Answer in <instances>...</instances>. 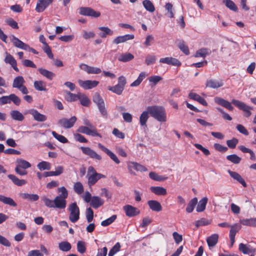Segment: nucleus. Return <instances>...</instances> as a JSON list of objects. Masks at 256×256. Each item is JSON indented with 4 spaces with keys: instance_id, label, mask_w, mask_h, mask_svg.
Segmentation results:
<instances>
[{
    "instance_id": "f257e3e1",
    "label": "nucleus",
    "mask_w": 256,
    "mask_h": 256,
    "mask_svg": "<svg viewBox=\"0 0 256 256\" xmlns=\"http://www.w3.org/2000/svg\"><path fill=\"white\" fill-rule=\"evenodd\" d=\"M151 116L160 122H165L166 120V115L164 108L162 106H152L147 107Z\"/></svg>"
},
{
    "instance_id": "f03ea898",
    "label": "nucleus",
    "mask_w": 256,
    "mask_h": 256,
    "mask_svg": "<svg viewBox=\"0 0 256 256\" xmlns=\"http://www.w3.org/2000/svg\"><path fill=\"white\" fill-rule=\"evenodd\" d=\"M93 102L97 106L101 116L106 118L108 114L105 106L104 100L98 92H96L92 97Z\"/></svg>"
},
{
    "instance_id": "7ed1b4c3",
    "label": "nucleus",
    "mask_w": 256,
    "mask_h": 256,
    "mask_svg": "<svg viewBox=\"0 0 256 256\" xmlns=\"http://www.w3.org/2000/svg\"><path fill=\"white\" fill-rule=\"evenodd\" d=\"M126 84V78L123 76H121L118 78V84L114 86H109L108 89L118 95H120L122 94Z\"/></svg>"
},
{
    "instance_id": "20e7f679",
    "label": "nucleus",
    "mask_w": 256,
    "mask_h": 256,
    "mask_svg": "<svg viewBox=\"0 0 256 256\" xmlns=\"http://www.w3.org/2000/svg\"><path fill=\"white\" fill-rule=\"evenodd\" d=\"M70 212L69 220L72 222H76L80 219V212L76 202L70 204L68 208Z\"/></svg>"
},
{
    "instance_id": "39448f33",
    "label": "nucleus",
    "mask_w": 256,
    "mask_h": 256,
    "mask_svg": "<svg viewBox=\"0 0 256 256\" xmlns=\"http://www.w3.org/2000/svg\"><path fill=\"white\" fill-rule=\"evenodd\" d=\"M232 103L244 112V116L246 118H248L252 115L251 110H253L252 107L242 102L234 99L232 100Z\"/></svg>"
},
{
    "instance_id": "423d86ee",
    "label": "nucleus",
    "mask_w": 256,
    "mask_h": 256,
    "mask_svg": "<svg viewBox=\"0 0 256 256\" xmlns=\"http://www.w3.org/2000/svg\"><path fill=\"white\" fill-rule=\"evenodd\" d=\"M77 120V118L75 116H72L70 118H62L60 119L58 122V124L61 127L68 129L72 128Z\"/></svg>"
},
{
    "instance_id": "0eeeda50",
    "label": "nucleus",
    "mask_w": 256,
    "mask_h": 256,
    "mask_svg": "<svg viewBox=\"0 0 256 256\" xmlns=\"http://www.w3.org/2000/svg\"><path fill=\"white\" fill-rule=\"evenodd\" d=\"M77 132L86 134L92 136H98L100 138H102V136L98 132L96 128H90L86 126H80L77 130Z\"/></svg>"
},
{
    "instance_id": "6e6552de",
    "label": "nucleus",
    "mask_w": 256,
    "mask_h": 256,
    "mask_svg": "<svg viewBox=\"0 0 256 256\" xmlns=\"http://www.w3.org/2000/svg\"><path fill=\"white\" fill-rule=\"evenodd\" d=\"M24 114H30L32 116L34 119L38 122H44L47 119L46 116L40 114L37 110L32 108L26 110L24 112Z\"/></svg>"
},
{
    "instance_id": "1a4fd4ad",
    "label": "nucleus",
    "mask_w": 256,
    "mask_h": 256,
    "mask_svg": "<svg viewBox=\"0 0 256 256\" xmlns=\"http://www.w3.org/2000/svg\"><path fill=\"white\" fill-rule=\"evenodd\" d=\"M80 149L84 154L88 156L91 158L97 160H100L102 159V156L100 154L89 147L82 146L80 148Z\"/></svg>"
},
{
    "instance_id": "9d476101",
    "label": "nucleus",
    "mask_w": 256,
    "mask_h": 256,
    "mask_svg": "<svg viewBox=\"0 0 256 256\" xmlns=\"http://www.w3.org/2000/svg\"><path fill=\"white\" fill-rule=\"evenodd\" d=\"M78 83L80 87L84 90H90L96 88L99 84L97 80H79Z\"/></svg>"
},
{
    "instance_id": "9b49d317",
    "label": "nucleus",
    "mask_w": 256,
    "mask_h": 256,
    "mask_svg": "<svg viewBox=\"0 0 256 256\" xmlns=\"http://www.w3.org/2000/svg\"><path fill=\"white\" fill-rule=\"evenodd\" d=\"M80 14L82 16L98 18L100 16L99 12H96L89 7H82L80 8Z\"/></svg>"
},
{
    "instance_id": "f8f14e48",
    "label": "nucleus",
    "mask_w": 256,
    "mask_h": 256,
    "mask_svg": "<svg viewBox=\"0 0 256 256\" xmlns=\"http://www.w3.org/2000/svg\"><path fill=\"white\" fill-rule=\"evenodd\" d=\"M54 0H38L36 7L38 12H44L53 2Z\"/></svg>"
},
{
    "instance_id": "ddd939ff",
    "label": "nucleus",
    "mask_w": 256,
    "mask_h": 256,
    "mask_svg": "<svg viewBox=\"0 0 256 256\" xmlns=\"http://www.w3.org/2000/svg\"><path fill=\"white\" fill-rule=\"evenodd\" d=\"M123 210L126 216L128 217H133L140 214V210L138 208L129 204L124 206Z\"/></svg>"
},
{
    "instance_id": "4468645a",
    "label": "nucleus",
    "mask_w": 256,
    "mask_h": 256,
    "mask_svg": "<svg viewBox=\"0 0 256 256\" xmlns=\"http://www.w3.org/2000/svg\"><path fill=\"white\" fill-rule=\"evenodd\" d=\"M80 68L88 74H98L102 72L101 69L98 68L89 66L84 64H80Z\"/></svg>"
},
{
    "instance_id": "2eb2a0df",
    "label": "nucleus",
    "mask_w": 256,
    "mask_h": 256,
    "mask_svg": "<svg viewBox=\"0 0 256 256\" xmlns=\"http://www.w3.org/2000/svg\"><path fill=\"white\" fill-rule=\"evenodd\" d=\"M98 148L100 149L102 151L104 152L107 154L108 156L116 164H119L120 163V161L116 156L112 152H111L108 148H106L104 145L102 144L99 143L98 144Z\"/></svg>"
},
{
    "instance_id": "dca6fc26",
    "label": "nucleus",
    "mask_w": 256,
    "mask_h": 256,
    "mask_svg": "<svg viewBox=\"0 0 256 256\" xmlns=\"http://www.w3.org/2000/svg\"><path fill=\"white\" fill-rule=\"evenodd\" d=\"M134 36L133 34H126L124 36H120L114 39L112 43L115 44H118L125 42L128 40H133Z\"/></svg>"
},
{
    "instance_id": "f3484780",
    "label": "nucleus",
    "mask_w": 256,
    "mask_h": 256,
    "mask_svg": "<svg viewBox=\"0 0 256 256\" xmlns=\"http://www.w3.org/2000/svg\"><path fill=\"white\" fill-rule=\"evenodd\" d=\"M224 85L223 80H217L216 79H209L206 82V86L208 88H220Z\"/></svg>"
},
{
    "instance_id": "a211bd4d",
    "label": "nucleus",
    "mask_w": 256,
    "mask_h": 256,
    "mask_svg": "<svg viewBox=\"0 0 256 256\" xmlns=\"http://www.w3.org/2000/svg\"><path fill=\"white\" fill-rule=\"evenodd\" d=\"M4 61L5 63L10 64L15 71L19 72V69L17 67L16 61L12 55L6 52Z\"/></svg>"
},
{
    "instance_id": "6ab92c4d",
    "label": "nucleus",
    "mask_w": 256,
    "mask_h": 256,
    "mask_svg": "<svg viewBox=\"0 0 256 256\" xmlns=\"http://www.w3.org/2000/svg\"><path fill=\"white\" fill-rule=\"evenodd\" d=\"M160 62L172 65L174 66H181V62L176 58L172 57H166L161 58L160 60Z\"/></svg>"
},
{
    "instance_id": "aec40b11",
    "label": "nucleus",
    "mask_w": 256,
    "mask_h": 256,
    "mask_svg": "<svg viewBox=\"0 0 256 256\" xmlns=\"http://www.w3.org/2000/svg\"><path fill=\"white\" fill-rule=\"evenodd\" d=\"M230 230L229 237L230 240L231 244L232 246L235 242V236L236 234L240 229L241 226L238 224H235L232 226H230Z\"/></svg>"
},
{
    "instance_id": "412c9836",
    "label": "nucleus",
    "mask_w": 256,
    "mask_h": 256,
    "mask_svg": "<svg viewBox=\"0 0 256 256\" xmlns=\"http://www.w3.org/2000/svg\"><path fill=\"white\" fill-rule=\"evenodd\" d=\"M106 176L102 174H98L95 175H90L86 176L88 179V184L91 186L95 184L101 178H106Z\"/></svg>"
},
{
    "instance_id": "4be33fe9",
    "label": "nucleus",
    "mask_w": 256,
    "mask_h": 256,
    "mask_svg": "<svg viewBox=\"0 0 256 256\" xmlns=\"http://www.w3.org/2000/svg\"><path fill=\"white\" fill-rule=\"evenodd\" d=\"M214 102L230 111H232L234 110V107L232 106L230 102L221 98L216 97L214 98Z\"/></svg>"
},
{
    "instance_id": "5701e85b",
    "label": "nucleus",
    "mask_w": 256,
    "mask_h": 256,
    "mask_svg": "<svg viewBox=\"0 0 256 256\" xmlns=\"http://www.w3.org/2000/svg\"><path fill=\"white\" fill-rule=\"evenodd\" d=\"M228 172L230 176L234 178V180L238 181L239 183H240L244 187L246 188L247 186V184L245 182L244 178L241 176L236 172L232 171L230 170H228Z\"/></svg>"
},
{
    "instance_id": "b1692460",
    "label": "nucleus",
    "mask_w": 256,
    "mask_h": 256,
    "mask_svg": "<svg viewBox=\"0 0 256 256\" xmlns=\"http://www.w3.org/2000/svg\"><path fill=\"white\" fill-rule=\"evenodd\" d=\"M54 208L58 209L65 208L66 206V198H61L60 196H56L54 199Z\"/></svg>"
},
{
    "instance_id": "393cba45",
    "label": "nucleus",
    "mask_w": 256,
    "mask_h": 256,
    "mask_svg": "<svg viewBox=\"0 0 256 256\" xmlns=\"http://www.w3.org/2000/svg\"><path fill=\"white\" fill-rule=\"evenodd\" d=\"M10 39L13 45L18 48H21L24 50L27 44L24 43L22 40H19L18 38L15 36L14 35H12L10 36Z\"/></svg>"
},
{
    "instance_id": "a878e982",
    "label": "nucleus",
    "mask_w": 256,
    "mask_h": 256,
    "mask_svg": "<svg viewBox=\"0 0 256 256\" xmlns=\"http://www.w3.org/2000/svg\"><path fill=\"white\" fill-rule=\"evenodd\" d=\"M104 200L98 196H92L90 205L94 208L96 209L104 204Z\"/></svg>"
},
{
    "instance_id": "bb28decb",
    "label": "nucleus",
    "mask_w": 256,
    "mask_h": 256,
    "mask_svg": "<svg viewBox=\"0 0 256 256\" xmlns=\"http://www.w3.org/2000/svg\"><path fill=\"white\" fill-rule=\"evenodd\" d=\"M98 30L101 31L98 34L100 37L102 38H105L108 36H112L114 34V32L108 27L106 26H100L99 27Z\"/></svg>"
},
{
    "instance_id": "cd10ccee",
    "label": "nucleus",
    "mask_w": 256,
    "mask_h": 256,
    "mask_svg": "<svg viewBox=\"0 0 256 256\" xmlns=\"http://www.w3.org/2000/svg\"><path fill=\"white\" fill-rule=\"evenodd\" d=\"M148 204L150 208L154 212H160L162 210V207L160 204L155 200H150L148 201Z\"/></svg>"
},
{
    "instance_id": "c85d7f7f",
    "label": "nucleus",
    "mask_w": 256,
    "mask_h": 256,
    "mask_svg": "<svg viewBox=\"0 0 256 256\" xmlns=\"http://www.w3.org/2000/svg\"><path fill=\"white\" fill-rule=\"evenodd\" d=\"M189 97L190 99L197 101L204 106H207L208 105V104L205 100L196 93L190 92L189 94Z\"/></svg>"
},
{
    "instance_id": "c756f323",
    "label": "nucleus",
    "mask_w": 256,
    "mask_h": 256,
    "mask_svg": "<svg viewBox=\"0 0 256 256\" xmlns=\"http://www.w3.org/2000/svg\"><path fill=\"white\" fill-rule=\"evenodd\" d=\"M20 196L30 202H36L39 199V196L36 194H30L28 193H21Z\"/></svg>"
},
{
    "instance_id": "7c9ffc66",
    "label": "nucleus",
    "mask_w": 256,
    "mask_h": 256,
    "mask_svg": "<svg viewBox=\"0 0 256 256\" xmlns=\"http://www.w3.org/2000/svg\"><path fill=\"white\" fill-rule=\"evenodd\" d=\"M0 202L11 206L16 207L17 206L16 203L12 198L6 197L2 194H0Z\"/></svg>"
},
{
    "instance_id": "2f4dec72",
    "label": "nucleus",
    "mask_w": 256,
    "mask_h": 256,
    "mask_svg": "<svg viewBox=\"0 0 256 256\" xmlns=\"http://www.w3.org/2000/svg\"><path fill=\"white\" fill-rule=\"evenodd\" d=\"M151 192L158 196H165L167 194L166 190L161 186H152L150 188Z\"/></svg>"
},
{
    "instance_id": "473e14b6",
    "label": "nucleus",
    "mask_w": 256,
    "mask_h": 256,
    "mask_svg": "<svg viewBox=\"0 0 256 256\" xmlns=\"http://www.w3.org/2000/svg\"><path fill=\"white\" fill-rule=\"evenodd\" d=\"M25 83V80L22 76H19L16 77L12 82V88H19Z\"/></svg>"
},
{
    "instance_id": "72a5a7b5",
    "label": "nucleus",
    "mask_w": 256,
    "mask_h": 256,
    "mask_svg": "<svg viewBox=\"0 0 256 256\" xmlns=\"http://www.w3.org/2000/svg\"><path fill=\"white\" fill-rule=\"evenodd\" d=\"M238 249L240 252L245 254H248L250 253L254 252V250L251 248L250 245L244 244L242 243H240L239 244Z\"/></svg>"
},
{
    "instance_id": "f704fd0d",
    "label": "nucleus",
    "mask_w": 256,
    "mask_h": 256,
    "mask_svg": "<svg viewBox=\"0 0 256 256\" xmlns=\"http://www.w3.org/2000/svg\"><path fill=\"white\" fill-rule=\"evenodd\" d=\"M16 164V167L18 168L27 169L31 167V164L22 158L18 159Z\"/></svg>"
},
{
    "instance_id": "c9c22d12",
    "label": "nucleus",
    "mask_w": 256,
    "mask_h": 256,
    "mask_svg": "<svg viewBox=\"0 0 256 256\" xmlns=\"http://www.w3.org/2000/svg\"><path fill=\"white\" fill-rule=\"evenodd\" d=\"M8 177L12 180L13 183L18 186H22L26 184V181L24 180H20L16 176L13 174H8Z\"/></svg>"
},
{
    "instance_id": "e433bc0d",
    "label": "nucleus",
    "mask_w": 256,
    "mask_h": 256,
    "mask_svg": "<svg viewBox=\"0 0 256 256\" xmlns=\"http://www.w3.org/2000/svg\"><path fill=\"white\" fill-rule=\"evenodd\" d=\"M10 115L12 118L15 120L22 121L24 118L23 114L18 110H11Z\"/></svg>"
},
{
    "instance_id": "4c0bfd02",
    "label": "nucleus",
    "mask_w": 256,
    "mask_h": 256,
    "mask_svg": "<svg viewBox=\"0 0 256 256\" xmlns=\"http://www.w3.org/2000/svg\"><path fill=\"white\" fill-rule=\"evenodd\" d=\"M134 56L130 53L125 52L120 54L118 58V60L120 62H128L134 59Z\"/></svg>"
},
{
    "instance_id": "58836bf2",
    "label": "nucleus",
    "mask_w": 256,
    "mask_h": 256,
    "mask_svg": "<svg viewBox=\"0 0 256 256\" xmlns=\"http://www.w3.org/2000/svg\"><path fill=\"white\" fill-rule=\"evenodd\" d=\"M38 70L42 76L50 80H52L55 76V74L54 72L43 68H39Z\"/></svg>"
},
{
    "instance_id": "ea45409f",
    "label": "nucleus",
    "mask_w": 256,
    "mask_h": 256,
    "mask_svg": "<svg viewBox=\"0 0 256 256\" xmlns=\"http://www.w3.org/2000/svg\"><path fill=\"white\" fill-rule=\"evenodd\" d=\"M148 114L149 112L146 110L144 111L140 114V123L141 126H144V128H146V123L148 118Z\"/></svg>"
},
{
    "instance_id": "a19ab883",
    "label": "nucleus",
    "mask_w": 256,
    "mask_h": 256,
    "mask_svg": "<svg viewBox=\"0 0 256 256\" xmlns=\"http://www.w3.org/2000/svg\"><path fill=\"white\" fill-rule=\"evenodd\" d=\"M218 235L213 234L206 239V242L209 247H214L218 242Z\"/></svg>"
},
{
    "instance_id": "79ce46f5",
    "label": "nucleus",
    "mask_w": 256,
    "mask_h": 256,
    "mask_svg": "<svg viewBox=\"0 0 256 256\" xmlns=\"http://www.w3.org/2000/svg\"><path fill=\"white\" fill-rule=\"evenodd\" d=\"M208 200V198L206 197H204L199 201L196 208L197 212H202L205 210Z\"/></svg>"
},
{
    "instance_id": "37998d69",
    "label": "nucleus",
    "mask_w": 256,
    "mask_h": 256,
    "mask_svg": "<svg viewBox=\"0 0 256 256\" xmlns=\"http://www.w3.org/2000/svg\"><path fill=\"white\" fill-rule=\"evenodd\" d=\"M147 74H146V72H141L138 78L136 80H135L134 82H132L130 86L131 87H135L138 86L140 83L142 82V81L146 78Z\"/></svg>"
},
{
    "instance_id": "c03bdc74",
    "label": "nucleus",
    "mask_w": 256,
    "mask_h": 256,
    "mask_svg": "<svg viewBox=\"0 0 256 256\" xmlns=\"http://www.w3.org/2000/svg\"><path fill=\"white\" fill-rule=\"evenodd\" d=\"M142 5L145 9L150 12H152L155 10V8L154 4L150 0H143Z\"/></svg>"
},
{
    "instance_id": "a18cd8bd",
    "label": "nucleus",
    "mask_w": 256,
    "mask_h": 256,
    "mask_svg": "<svg viewBox=\"0 0 256 256\" xmlns=\"http://www.w3.org/2000/svg\"><path fill=\"white\" fill-rule=\"evenodd\" d=\"M149 176L150 178L156 181L157 182H162L164 181L167 179L166 176H163L158 175L155 172H150L149 174Z\"/></svg>"
},
{
    "instance_id": "49530a36",
    "label": "nucleus",
    "mask_w": 256,
    "mask_h": 256,
    "mask_svg": "<svg viewBox=\"0 0 256 256\" xmlns=\"http://www.w3.org/2000/svg\"><path fill=\"white\" fill-rule=\"evenodd\" d=\"M211 54V50L206 48H202L198 50L196 53V57H202L204 58L207 55H210Z\"/></svg>"
},
{
    "instance_id": "de8ad7c7",
    "label": "nucleus",
    "mask_w": 256,
    "mask_h": 256,
    "mask_svg": "<svg viewBox=\"0 0 256 256\" xmlns=\"http://www.w3.org/2000/svg\"><path fill=\"white\" fill-rule=\"evenodd\" d=\"M198 203V199L196 198H194L192 199L188 202V206L186 208V211L188 213L192 212L194 207Z\"/></svg>"
},
{
    "instance_id": "09e8293b",
    "label": "nucleus",
    "mask_w": 256,
    "mask_h": 256,
    "mask_svg": "<svg viewBox=\"0 0 256 256\" xmlns=\"http://www.w3.org/2000/svg\"><path fill=\"white\" fill-rule=\"evenodd\" d=\"M64 92L66 94L65 99L68 102H74L78 99L79 94H74L68 90H66Z\"/></svg>"
},
{
    "instance_id": "8fccbe9b",
    "label": "nucleus",
    "mask_w": 256,
    "mask_h": 256,
    "mask_svg": "<svg viewBox=\"0 0 256 256\" xmlns=\"http://www.w3.org/2000/svg\"><path fill=\"white\" fill-rule=\"evenodd\" d=\"M34 86L35 89L38 91H46V84L42 80H36L34 82Z\"/></svg>"
},
{
    "instance_id": "3c124183",
    "label": "nucleus",
    "mask_w": 256,
    "mask_h": 256,
    "mask_svg": "<svg viewBox=\"0 0 256 256\" xmlns=\"http://www.w3.org/2000/svg\"><path fill=\"white\" fill-rule=\"evenodd\" d=\"M58 248L62 252H68L71 249L72 246L70 242L64 241L58 244Z\"/></svg>"
},
{
    "instance_id": "603ef678",
    "label": "nucleus",
    "mask_w": 256,
    "mask_h": 256,
    "mask_svg": "<svg viewBox=\"0 0 256 256\" xmlns=\"http://www.w3.org/2000/svg\"><path fill=\"white\" fill-rule=\"evenodd\" d=\"M37 168L41 171L44 170H50L51 164L46 161H42L37 164Z\"/></svg>"
},
{
    "instance_id": "864d4df0",
    "label": "nucleus",
    "mask_w": 256,
    "mask_h": 256,
    "mask_svg": "<svg viewBox=\"0 0 256 256\" xmlns=\"http://www.w3.org/2000/svg\"><path fill=\"white\" fill-rule=\"evenodd\" d=\"M78 100H80L81 104L83 106H89L90 100L85 94H80Z\"/></svg>"
},
{
    "instance_id": "5fc2aeb1",
    "label": "nucleus",
    "mask_w": 256,
    "mask_h": 256,
    "mask_svg": "<svg viewBox=\"0 0 256 256\" xmlns=\"http://www.w3.org/2000/svg\"><path fill=\"white\" fill-rule=\"evenodd\" d=\"M120 248L121 245L120 243L119 242H116L110 250L108 254V256H114L120 250Z\"/></svg>"
},
{
    "instance_id": "6e6d98bb",
    "label": "nucleus",
    "mask_w": 256,
    "mask_h": 256,
    "mask_svg": "<svg viewBox=\"0 0 256 256\" xmlns=\"http://www.w3.org/2000/svg\"><path fill=\"white\" fill-rule=\"evenodd\" d=\"M74 190L78 194H82L84 190V186L80 182H76L74 184Z\"/></svg>"
},
{
    "instance_id": "4d7b16f0",
    "label": "nucleus",
    "mask_w": 256,
    "mask_h": 256,
    "mask_svg": "<svg viewBox=\"0 0 256 256\" xmlns=\"http://www.w3.org/2000/svg\"><path fill=\"white\" fill-rule=\"evenodd\" d=\"M226 159L234 164H238L241 160V158L236 154L226 156Z\"/></svg>"
},
{
    "instance_id": "13d9d810",
    "label": "nucleus",
    "mask_w": 256,
    "mask_h": 256,
    "mask_svg": "<svg viewBox=\"0 0 256 256\" xmlns=\"http://www.w3.org/2000/svg\"><path fill=\"white\" fill-rule=\"evenodd\" d=\"M226 6L230 10L237 12L238 8L232 0H224V1Z\"/></svg>"
},
{
    "instance_id": "bf43d9fd",
    "label": "nucleus",
    "mask_w": 256,
    "mask_h": 256,
    "mask_svg": "<svg viewBox=\"0 0 256 256\" xmlns=\"http://www.w3.org/2000/svg\"><path fill=\"white\" fill-rule=\"evenodd\" d=\"M178 47L185 54L188 55L190 54L188 48L184 44V41L180 40L178 44Z\"/></svg>"
},
{
    "instance_id": "052dcab7",
    "label": "nucleus",
    "mask_w": 256,
    "mask_h": 256,
    "mask_svg": "<svg viewBox=\"0 0 256 256\" xmlns=\"http://www.w3.org/2000/svg\"><path fill=\"white\" fill-rule=\"evenodd\" d=\"M52 134V136L60 142L63 144L67 143L68 142V140L66 137L57 134L56 132L53 131Z\"/></svg>"
},
{
    "instance_id": "680f3d73",
    "label": "nucleus",
    "mask_w": 256,
    "mask_h": 256,
    "mask_svg": "<svg viewBox=\"0 0 256 256\" xmlns=\"http://www.w3.org/2000/svg\"><path fill=\"white\" fill-rule=\"evenodd\" d=\"M117 216L116 214L112 215L110 218L102 222L101 225L103 226H106L112 224L116 218Z\"/></svg>"
},
{
    "instance_id": "e2e57ef3",
    "label": "nucleus",
    "mask_w": 256,
    "mask_h": 256,
    "mask_svg": "<svg viewBox=\"0 0 256 256\" xmlns=\"http://www.w3.org/2000/svg\"><path fill=\"white\" fill-rule=\"evenodd\" d=\"M86 216L88 222H90L92 221L94 218V211L91 208H88L86 209Z\"/></svg>"
},
{
    "instance_id": "0e129e2a",
    "label": "nucleus",
    "mask_w": 256,
    "mask_h": 256,
    "mask_svg": "<svg viewBox=\"0 0 256 256\" xmlns=\"http://www.w3.org/2000/svg\"><path fill=\"white\" fill-rule=\"evenodd\" d=\"M77 250L80 254H84L86 251V243L83 241H78L77 242Z\"/></svg>"
},
{
    "instance_id": "69168bd1",
    "label": "nucleus",
    "mask_w": 256,
    "mask_h": 256,
    "mask_svg": "<svg viewBox=\"0 0 256 256\" xmlns=\"http://www.w3.org/2000/svg\"><path fill=\"white\" fill-rule=\"evenodd\" d=\"M42 200L46 206L47 207L50 208H54V200H51L46 196H43L42 198Z\"/></svg>"
},
{
    "instance_id": "338daca9",
    "label": "nucleus",
    "mask_w": 256,
    "mask_h": 256,
    "mask_svg": "<svg viewBox=\"0 0 256 256\" xmlns=\"http://www.w3.org/2000/svg\"><path fill=\"white\" fill-rule=\"evenodd\" d=\"M74 140L77 142L84 143H86L88 142V140L84 138V136L80 134H74Z\"/></svg>"
},
{
    "instance_id": "774afa93",
    "label": "nucleus",
    "mask_w": 256,
    "mask_h": 256,
    "mask_svg": "<svg viewBox=\"0 0 256 256\" xmlns=\"http://www.w3.org/2000/svg\"><path fill=\"white\" fill-rule=\"evenodd\" d=\"M6 22L13 28H18V23L12 18H7L6 20Z\"/></svg>"
}]
</instances>
